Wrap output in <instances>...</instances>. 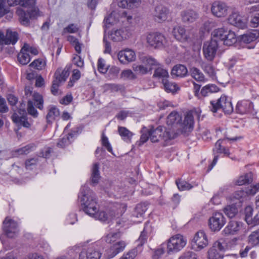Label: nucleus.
Returning a JSON list of instances; mask_svg holds the SVG:
<instances>
[{
	"instance_id": "nucleus-1",
	"label": "nucleus",
	"mask_w": 259,
	"mask_h": 259,
	"mask_svg": "<svg viewBox=\"0 0 259 259\" xmlns=\"http://www.w3.org/2000/svg\"><path fill=\"white\" fill-rule=\"evenodd\" d=\"M8 5L12 7L19 5L27 10L25 11L21 8L16 10L20 23L25 26L30 25V20L34 19L40 16V12L36 6V0H7Z\"/></svg>"
},
{
	"instance_id": "nucleus-2",
	"label": "nucleus",
	"mask_w": 259,
	"mask_h": 259,
	"mask_svg": "<svg viewBox=\"0 0 259 259\" xmlns=\"http://www.w3.org/2000/svg\"><path fill=\"white\" fill-rule=\"evenodd\" d=\"M78 197L80 203L81 209L86 214L92 217L98 211L99 205L97 196L88 186L81 187Z\"/></svg>"
},
{
	"instance_id": "nucleus-3",
	"label": "nucleus",
	"mask_w": 259,
	"mask_h": 259,
	"mask_svg": "<svg viewBox=\"0 0 259 259\" xmlns=\"http://www.w3.org/2000/svg\"><path fill=\"white\" fill-rule=\"evenodd\" d=\"M210 110L213 113L217 112L220 109L227 114H230L233 111V108L230 98L226 95H223L217 100L211 101Z\"/></svg>"
},
{
	"instance_id": "nucleus-4",
	"label": "nucleus",
	"mask_w": 259,
	"mask_h": 259,
	"mask_svg": "<svg viewBox=\"0 0 259 259\" xmlns=\"http://www.w3.org/2000/svg\"><path fill=\"white\" fill-rule=\"evenodd\" d=\"M219 42H223L226 46H232L237 41L235 33L224 28H220L214 30L212 32Z\"/></svg>"
},
{
	"instance_id": "nucleus-5",
	"label": "nucleus",
	"mask_w": 259,
	"mask_h": 259,
	"mask_svg": "<svg viewBox=\"0 0 259 259\" xmlns=\"http://www.w3.org/2000/svg\"><path fill=\"white\" fill-rule=\"evenodd\" d=\"M211 38L209 41H206L203 44V53L207 60L212 61L214 59L220 42L213 32L211 33Z\"/></svg>"
},
{
	"instance_id": "nucleus-6",
	"label": "nucleus",
	"mask_w": 259,
	"mask_h": 259,
	"mask_svg": "<svg viewBox=\"0 0 259 259\" xmlns=\"http://www.w3.org/2000/svg\"><path fill=\"white\" fill-rule=\"evenodd\" d=\"M173 138L172 133L166 131L165 127L162 126H159L154 130H150V139L153 143L158 142L160 140L166 141Z\"/></svg>"
},
{
	"instance_id": "nucleus-7",
	"label": "nucleus",
	"mask_w": 259,
	"mask_h": 259,
	"mask_svg": "<svg viewBox=\"0 0 259 259\" xmlns=\"http://www.w3.org/2000/svg\"><path fill=\"white\" fill-rule=\"evenodd\" d=\"M186 244V240L180 234H177L168 241L167 244V252L168 253H176L181 250Z\"/></svg>"
},
{
	"instance_id": "nucleus-8",
	"label": "nucleus",
	"mask_w": 259,
	"mask_h": 259,
	"mask_svg": "<svg viewBox=\"0 0 259 259\" xmlns=\"http://www.w3.org/2000/svg\"><path fill=\"white\" fill-rule=\"evenodd\" d=\"M192 248L195 251H200L208 245L207 236L203 230L198 231L191 241Z\"/></svg>"
},
{
	"instance_id": "nucleus-9",
	"label": "nucleus",
	"mask_w": 259,
	"mask_h": 259,
	"mask_svg": "<svg viewBox=\"0 0 259 259\" xmlns=\"http://www.w3.org/2000/svg\"><path fill=\"white\" fill-rule=\"evenodd\" d=\"M2 228L4 234L9 238L15 237L19 232L18 223L9 217L4 220Z\"/></svg>"
},
{
	"instance_id": "nucleus-10",
	"label": "nucleus",
	"mask_w": 259,
	"mask_h": 259,
	"mask_svg": "<svg viewBox=\"0 0 259 259\" xmlns=\"http://www.w3.org/2000/svg\"><path fill=\"white\" fill-rule=\"evenodd\" d=\"M228 22L238 28L239 29H244L247 28L248 19L245 16L241 15L238 12H233L228 19Z\"/></svg>"
},
{
	"instance_id": "nucleus-11",
	"label": "nucleus",
	"mask_w": 259,
	"mask_h": 259,
	"mask_svg": "<svg viewBox=\"0 0 259 259\" xmlns=\"http://www.w3.org/2000/svg\"><path fill=\"white\" fill-rule=\"evenodd\" d=\"M12 119L18 126V130L21 126L29 128L31 125L28 120L27 114L25 109H20L18 110V113H14L12 116Z\"/></svg>"
},
{
	"instance_id": "nucleus-12",
	"label": "nucleus",
	"mask_w": 259,
	"mask_h": 259,
	"mask_svg": "<svg viewBox=\"0 0 259 259\" xmlns=\"http://www.w3.org/2000/svg\"><path fill=\"white\" fill-rule=\"evenodd\" d=\"M226 219L221 212H215L209 219V226L212 231H219L226 223Z\"/></svg>"
},
{
	"instance_id": "nucleus-13",
	"label": "nucleus",
	"mask_w": 259,
	"mask_h": 259,
	"mask_svg": "<svg viewBox=\"0 0 259 259\" xmlns=\"http://www.w3.org/2000/svg\"><path fill=\"white\" fill-rule=\"evenodd\" d=\"M225 246L220 240L214 242L208 250V259H223Z\"/></svg>"
},
{
	"instance_id": "nucleus-14",
	"label": "nucleus",
	"mask_w": 259,
	"mask_h": 259,
	"mask_svg": "<svg viewBox=\"0 0 259 259\" xmlns=\"http://www.w3.org/2000/svg\"><path fill=\"white\" fill-rule=\"evenodd\" d=\"M147 42L154 48H161L166 42L165 36L158 32H153L148 34L147 36Z\"/></svg>"
},
{
	"instance_id": "nucleus-15",
	"label": "nucleus",
	"mask_w": 259,
	"mask_h": 259,
	"mask_svg": "<svg viewBox=\"0 0 259 259\" xmlns=\"http://www.w3.org/2000/svg\"><path fill=\"white\" fill-rule=\"evenodd\" d=\"M101 254L93 246L84 247L79 254V259H100Z\"/></svg>"
},
{
	"instance_id": "nucleus-16",
	"label": "nucleus",
	"mask_w": 259,
	"mask_h": 259,
	"mask_svg": "<svg viewBox=\"0 0 259 259\" xmlns=\"http://www.w3.org/2000/svg\"><path fill=\"white\" fill-rule=\"evenodd\" d=\"M211 11L216 17H225L228 14V7L224 3L216 1L212 3Z\"/></svg>"
},
{
	"instance_id": "nucleus-17",
	"label": "nucleus",
	"mask_w": 259,
	"mask_h": 259,
	"mask_svg": "<svg viewBox=\"0 0 259 259\" xmlns=\"http://www.w3.org/2000/svg\"><path fill=\"white\" fill-rule=\"evenodd\" d=\"M126 246V244L123 241L116 242L113 244L111 247L106 250L105 255L108 259L113 258L119 252L122 251Z\"/></svg>"
},
{
	"instance_id": "nucleus-18",
	"label": "nucleus",
	"mask_w": 259,
	"mask_h": 259,
	"mask_svg": "<svg viewBox=\"0 0 259 259\" xmlns=\"http://www.w3.org/2000/svg\"><path fill=\"white\" fill-rule=\"evenodd\" d=\"M148 204L143 202L138 204L132 215V220L135 223L141 222L144 214L147 209Z\"/></svg>"
},
{
	"instance_id": "nucleus-19",
	"label": "nucleus",
	"mask_w": 259,
	"mask_h": 259,
	"mask_svg": "<svg viewBox=\"0 0 259 259\" xmlns=\"http://www.w3.org/2000/svg\"><path fill=\"white\" fill-rule=\"evenodd\" d=\"M243 223L241 222L230 221L223 231L225 236L237 234L242 228Z\"/></svg>"
},
{
	"instance_id": "nucleus-20",
	"label": "nucleus",
	"mask_w": 259,
	"mask_h": 259,
	"mask_svg": "<svg viewBox=\"0 0 259 259\" xmlns=\"http://www.w3.org/2000/svg\"><path fill=\"white\" fill-rule=\"evenodd\" d=\"M169 12V10L162 5L156 6L153 13L155 21L158 23L165 21L167 18Z\"/></svg>"
},
{
	"instance_id": "nucleus-21",
	"label": "nucleus",
	"mask_w": 259,
	"mask_h": 259,
	"mask_svg": "<svg viewBox=\"0 0 259 259\" xmlns=\"http://www.w3.org/2000/svg\"><path fill=\"white\" fill-rule=\"evenodd\" d=\"M194 117L192 111H189L186 114L184 119L180 122V126L182 132L184 133L190 132L193 129Z\"/></svg>"
},
{
	"instance_id": "nucleus-22",
	"label": "nucleus",
	"mask_w": 259,
	"mask_h": 259,
	"mask_svg": "<svg viewBox=\"0 0 259 259\" xmlns=\"http://www.w3.org/2000/svg\"><path fill=\"white\" fill-rule=\"evenodd\" d=\"M117 56L119 61L122 64H128L136 60L135 52L129 49L119 51Z\"/></svg>"
},
{
	"instance_id": "nucleus-23",
	"label": "nucleus",
	"mask_w": 259,
	"mask_h": 259,
	"mask_svg": "<svg viewBox=\"0 0 259 259\" xmlns=\"http://www.w3.org/2000/svg\"><path fill=\"white\" fill-rule=\"evenodd\" d=\"M253 106L251 102L249 100H242L237 103L236 107V112L237 113L243 114L252 112Z\"/></svg>"
},
{
	"instance_id": "nucleus-24",
	"label": "nucleus",
	"mask_w": 259,
	"mask_h": 259,
	"mask_svg": "<svg viewBox=\"0 0 259 259\" xmlns=\"http://www.w3.org/2000/svg\"><path fill=\"white\" fill-rule=\"evenodd\" d=\"M181 16L182 21L188 24L195 22L199 18L198 13L192 9L183 11Z\"/></svg>"
},
{
	"instance_id": "nucleus-25",
	"label": "nucleus",
	"mask_w": 259,
	"mask_h": 259,
	"mask_svg": "<svg viewBox=\"0 0 259 259\" xmlns=\"http://www.w3.org/2000/svg\"><path fill=\"white\" fill-rule=\"evenodd\" d=\"M259 37V31L257 29L252 30L239 36L240 42L250 44L256 40Z\"/></svg>"
},
{
	"instance_id": "nucleus-26",
	"label": "nucleus",
	"mask_w": 259,
	"mask_h": 259,
	"mask_svg": "<svg viewBox=\"0 0 259 259\" xmlns=\"http://www.w3.org/2000/svg\"><path fill=\"white\" fill-rule=\"evenodd\" d=\"M172 33L175 38L180 41H185L188 39L186 30L182 26H177L174 27Z\"/></svg>"
},
{
	"instance_id": "nucleus-27",
	"label": "nucleus",
	"mask_w": 259,
	"mask_h": 259,
	"mask_svg": "<svg viewBox=\"0 0 259 259\" xmlns=\"http://www.w3.org/2000/svg\"><path fill=\"white\" fill-rule=\"evenodd\" d=\"M171 74L172 76L176 77H184L188 74V69L187 67L182 64H177L174 66L171 70Z\"/></svg>"
},
{
	"instance_id": "nucleus-28",
	"label": "nucleus",
	"mask_w": 259,
	"mask_h": 259,
	"mask_svg": "<svg viewBox=\"0 0 259 259\" xmlns=\"http://www.w3.org/2000/svg\"><path fill=\"white\" fill-rule=\"evenodd\" d=\"M60 115L59 110L54 105L48 107V112L46 116V120L48 124H51L56 117Z\"/></svg>"
},
{
	"instance_id": "nucleus-29",
	"label": "nucleus",
	"mask_w": 259,
	"mask_h": 259,
	"mask_svg": "<svg viewBox=\"0 0 259 259\" xmlns=\"http://www.w3.org/2000/svg\"><path fill=\"white\" fill-rule=\"evenodd\" d=\"M92 217L102 222L109 223L113 219V216L111 213L103 210L99 211L98 210L97 212H95V215H93Z\"/></svg>"
},
{
	"instance_id": "nucleus-30",
	"label": "nucleus",
	"mask_w": 259,
	"mask_h": 259,
	"mask_svg": "<svg viewBox=\"0 0 259 259\" xmlns=\"http://www.w3.org/2000/svg\"><path fill=\"white\" fill-rule=\"evenodd\" d=\"M114 2L118 0H113ZM140 3V0H120L118 2V6L119 7L127 9H133L137 7Z\"/></svg>"
},
{
	"instance_id": "nucleus-31",
	"label": "nucleus",
	"mask_w": 259,
	"mask_h": 259,
	"mask_svg": "<svg viewBox=\"0 0 259 259\" xmlns=\"http://www.w3.org/2000/svg\"><path fill=\"white\" fill-rule=\"evenodd\" d=\"M182 116L177 111L171 112L167 116L166 122L168 125L180 124Z\"/></svg>"
},
{
	"instance_id": "nucleus-32",
	"label": "nucleus",
	"mask_w": 259,
	"mask_h": 259,
	"mask_svg": "<svg viewBox=\"0 0 259 259\" xmlns=\"http://www.w3.org/2000/svg\"><path fill=\"white\" fill-rule=\"evenodd\" d=\"M219 88L214 84H209L203 87L200 91L201 98L208 96L210 94L218 92Z\"/></svg>"
},
{
	"instance_id": "nucleus-33",
	"label": "nucleus",
	"mask_w": 259,
	"mask_h": 259,
	"mask_svg": "<svg viewBox=\"0 0 259 259\" xmlns=\"http://www.w3.org/2000/svg\"><path fill=\"white\" fill-rule=\"evenodd\" d=\"M33 147L31 144L27 145L21 148L13 150L12 152V155L13 157H18L20 155H27L32 150Z\"/></svg>"
},
{
	"instance_id": "nucleus-34",
	"label": "nucleus",
	"mask_w": 259,
	"mask_h": 259,
	"mask_svg": "<svg viewBox=\"0 0 259 259\" xmlns=\"http://www.w3.org/2000/svg\"><path fill=\"white\" fill-rule=\"evenodd\" d=\"M118 132L123 140L126 142H131L133 134L127 128L123 126H118Z\"/></svg>"
},
{
	"instance_id": "nucleus-35",
	"label": "nucleus",
	"mask_w": 259,
	"mask_h": 259,
	"mask_svg": "<svg viewBox=\"0 0 259 259\" xmlns=\"http://www.w3.org/2000/svg\"><path fill=\"white\" fill-rule=\"evenodd\" d=\"M99 171V164L97 163H95L92 168L91 182L94 184L98 183L100 179Z\"/></svg>"
},
{
	"instance_id": "nucleus-36",
	"label": "nucleus",
	"mask_w": 259,
	"mask_h": 259,
	"mask_svg": "<svg viewBox=\"0 0 259 259\" xmlns=\"http://www.w3.org/2000/svg\"><path fill=\"white\" fill-rule=\"evenodd\" d=\"M252 174L251 172L247 173L244 175L241 176L236 181V184L238 186L248 184L252 181Z\"/></svg>"
},
{
	"instance_id": "nucleus-37",
	"label": "nucleus",
	"mask_w": 259,
	"mask_h": 259,
	"mask_svg": "<svg viewBox=\"0 0 259 259\" xmlns=\"http://www.w3.org/2000/svg\"><path fill=\"white\" fill-rule=\"evenodd\" d=\"M18 39V34L16 31L7 30L6 33V45L15 44Z\"/></svg>"
},
{
	"instance_id": "nucleus-38",
	"label": "nucleus",
	"mask_w": 259,
	"mask_h": 259,
	"mask_svg": "<svg viewBox=\"0 0 259 259\" xmlns=\"http://www.w3.org/2000/svg\"><path fill=\"white\" fill-rule=\"evenodd\" d=\"M153 77L161 79L163 82L164 79H166L169 77V75L166 69L158 67L155 69Z\"/></svg>"
},
{
	"instance_id": "nucleus-39",
	"label": "nucleus",
	"mask_w": 259,
	"mask_h": 259,
	"mask_svg": "<svg viewBox=\"0 0 259 259\" xmlns=\"http://www.w3.org/2000/svg\"><path fill=\"white\" fill-rule=\"evenodd\" d=\"M176 184L180 191H188L193 187L191 184L182 179L177 180Z\"/></svg>"
},
{
	"instance_id": "nucleus-40",
	"label": "nucleus",
	"mask_w": 259,
	"mask_h": 259,
	"mask_svg": "<svg viewBox=\"0 0 259 259\" xmlns=\"http://www.w3.org/2000/svg\"><path fill=\"white\" fill-rule=\"evenodd\" d=\"M190 72L193 78L198 81H204L205 77L202 72L197 68L192 67Z\"/></svg>"
},
{
	"instance_id": "nucleus-41",
	"label": "nucleus",
	"mask_w": 259,
	"mask_h": 259,
	"mask_svg": "<svg viewBox=\"0 0 259 259\" xmlns=\"http://www.w3.org/2000/svg\"><path fill=\"white\" fill-rule=\"evenodd\" d=\"M203 71L210 77L214 78L215 76V69L213 65L209 63L203 62L201 64Z\"/></svg>"
},
{
	"instance_id": "nucleus-42",
	"label": "nucleus",
	"mask_w": 259,
	"mask_h": 259,
	"mask_svg": "<svg viewBox=\"0 0 259 259\" xmlns=\"http://www.w3.org/2000/svg\"><path fill=\"white\" fill-rule=\"evenodd\" d=\"M250 195L249 194L248 189L244 190L242 189L235 191L231 196V199L232 200H239L241 201V199L245 197L247 195Z\"/></svg>"
},
{
	"instance_id": "nucleus-43",
	"label": "nucleus",
	"mask_w": 259,
	"mask_h": 259,
	"mask_svg": "<svg viewBox=\"0 0 259 259\" xmlns=\"http://www.w3.org/2000/svg\"><path fill=\"white\" fill-rule=\"evenodd\" d=\"M224 212L228 218H232L237 213L238 209L235 205L232 204L225 207Z\"/></svg>"
},
{
	"instance_id": "nucleus-44",
	"label": "nucleus",
	"mask_w": 259,
	"mask_h": 259,
	"mask_svg": "<svg viewBox=\"0 0 259 259\" xmlns=\"http://www.w3.org/2000/svg\"><path fill=\"white\" fill-rule=\"evenodd\" d=\"M69 75V70L68 69H66V68L63 70L61 73L59 70H57L55 73L56 80H57L58 82H60L65 81Z\"/></svg>"
},
{
	"instance_id": "nucleus-45",
	"label": "nucleus",
	"mask_w": 259,
	"mask_h": 259,
	"mask_svg": "<svg viewBox=\"0 0 259 259\" xmlns=\"http://www.w3.org/2000/svg\"><path fill=\"white\" fill-rule=\"evenodd\" d=\"M165 90L167 92H175L178 87L176 83L174 82H169L167 79H164L162 82Z\"/></svg>"
},
{
	"instance_id": "nucleus-46",
	"label": "nucleus",
	"mask_w": 259,
	"mask_h": 259,
	"mask_svg": "<svg viewBox=\"0 0 259 259\" xmlns=\"http://www.w3.org/2000/svg\"><path fill=\"white\" fill-rule=\"evenodd\" d=\"M18 60L22 65L28 64L30 61V57L28 53L25 51H22V49L20 53L18 55Z\"/></svg>"
},
{
	"instance_id": "nucleus-47",
	"label": "nucleus",
	"mask_w": 259,
	"mask_h": 259,
	"mask_svg": "<svg viewBox=\"0 0 259 259\" xmlns=\"http://www.w3.org/2000/svg\"><path fill=\"white\" fill-rule=\"evenodd\" d=\"M248 242L252 245H256L259 244V229L253 231L249 236Z\"/></svg>"
},
{
	"instance_id": "nucleus-48",
	"label": "nucleus",
	"mask_w": 259,
	"mask_h": 259,
	"mask_svg": "<svg viewBox=\"0 0 259 259\" xmlns=\"http://www.w3.org/2000/svg\"><path fill=\"white\" fill-rule=\"evenodd\" d=\"M133 69L137 73L144 74L152 70V68L144 66L143 65L133 64Z\"/></svg>"
},
{
	"instance_id": "nucleus-49",
	"label": "nucleus",
	"mask_w": 259,
	"mask_h": 259,
	"mask_svg": "<svg viewBox=\"0 0 259 259\" xmlns=\"http://www.w3.org/2000/svg\"><path fill=\"white\" fill-rule=\"evenodd\" d=\"M148 225V223L145 224V227L143 229V230L141 232V235L138 238V239L137 240V242L138 243L137 246H142L143 244H144L145 243L147 242V232L146 231V227Z\"/></svg>"
},
{
	"instance_id": "nucleus-50",
	"label": "nucleus",
	"mask_w": 259,
	"mask_h": 259,
	"mask_svg": "<svg viewBox=\"0 0 259 259\" xmlns=\"http://www.w3.org/2000/svg\"><path fill=\"white\" fill-rule=\"evenodd\" d=\"M27 110L28 113L33 117L36 118L38 116V112L34 107L33 101L31 100L28 101Z\"/></svg>"
},
{
	"instance_id": "nucleus-51",
	"label": "nucleus",
	"mask_w": 259,
	"mask_h": 259,
	"mask_svg": "<svg viewBox=\"0 0 259 259\" xmlns=\"http://www.w3.org/2000/svg\"><path fill=\"white\" fill-rule=\"evenodd\" d=\"M33 99L35 103L36 104V107L39 109H42L44 106V100L41 95L38 93H34L33 95Z\"/></svg>"
},
{
	"instance_id": "nucleus-52",
	"label": "nucleus",
	"mask_w": 259,
	"mask_h": 259,
	"mask_svg": "<svg viewBox=\"0 0 259 259\" xmlns=\"http://www.w3.org/2000/svg\"><path fill=\"white\" fill-rule=\"evenodd\" d=\"M111 39L114 41H120L123 39V31L121 29L116 30L110 34Z\"/></svg>"
},
{
	"instance_id": "nucleus-53",
	"label": "nucleus",
	"mask_w": 259,
	"mask_h": 259,
	"mask_svg": "<svg viewBox=\"0 0 259 259\" xmlns=\"http://www.w3.org/2000/svg\"><path fill=\"white\" fill-rule=\"evenodd\" d=\"M46 65L45 62L41 59H36L34 60L29 66L32 67L37 70L42 69Z\"/></svg>"
},
{
	"instance_id": "nucleus-54",
	"label": "nucleus",
	"mask_w": 259,
	"mask_h": 259,
	"mask_svg": "<svg viewBox=\"0 0 259 259\" xmlns=\"http://www.w3.org/2000/svg\"><path fill=\"white\" fill-rule=\"evenodd\" d=\"M253 209L252 207L248 206L245 208V220L247 224L252 222L251 219L253 218Z\"/></svg>"
},
{
	"instance_id": "nucleus-55",
	"label": "nucleus",
	"mask_w": 259,
	"mask_h": 259,
	"mask_svg": "<svg viewBox=\"0 0 259 259\" xmlns=\"http://www.w3.org/2000/svg\"><path fill=\"white\" fill-rule=\"evenodd\" d=\"M120 234L119 232L113 233L108 234L105 237V241L108 243H112L116 241V240L119 238Z\"/></svg>"
},
{
	"instance_id": "nucleus-56",
	"label": "nucleus",
	"mask_w": 259,
	"mask_h": 259,
	"mask_svg": "<svg viewBox=\"0 0 259 259\" xmlns=\"http://www.w3.org/2000/svg\"><path fill=\"white\" fill-rule=\"evenodd\" d=\"M70 137L68 135L62 137L57 143V146L60 148H64L71 142Z\"/></svg>"
},
{
	"instance_id": "nucleus-57",
	"label": "nucleus",
	"mask_w": 259,
	"mask_h": 259,
	"mask_svg": "<svg viewBox=\"0 0 259 259\" xmlns=\"http://www.w3.org/2000/svg\"><path fill=\"white\" fill-rule=\"evenodd\" d=\"M142 62L147 66L148 67L151 68V66L155 65L156 64V60L150 57L144 56L142 58Z\"/></svg>"
},
{
	"instance_id": "nucleus-58",
	"label": "nucleus",
	"mask_w": 259,
	"mask_h": 259,
	"mask_svg": "<svg viewBox=\"0 0 259 259\" xmlns=\"http://www.w3.org/2000/svg\"><path fill=\"white\" fill-rule=\"evenodd\" d=\"M105 60L102 58H99L98 61V70L102 73H105L108 68L105 67Z\"/></svg>"
},
{
	"instance_id": "nucleus-59",
	"label": "nucleus",
	"mask_w": 259,
	"mask_h": 259,
	"mask_svg": "<svg viewBox=\"0 0 259 259\" xmlns=\"http://www.w3.org/2000/svg\"><path fill=\"white\" fill-rule=\"evenodd\" d=\"M137 255V249H133L127 252L126 254H124L119 259H134Z\"/></svg>"
},
{
	"instance_id": "nucleus-60",
	"label": "nucleus",
	"mask_w": 259,
	"mask_h": 259,
	"mask_svg": "<svg viewBox=\"0 0 259 259\" xmlns=\"http://www.w3.org/2000/svg\"><path fill=\"white\" fill-rule=\"evenodd\" d=\"M22 51L26 53H30L33 55H36L38 54V50L35 48L30 46L29 45L25 44L22 48Z\"/></svg>"
},
{
	"instance_id": "nucleus-61",
	"label": "nucleus",
	"mask_w": 259,
	"mask_h": 259,
	"mask_svg": "<svg viewBox=\"0 0 259 259\" xmlns=\"http://www.w3.org/2000/svg\"><path fill=\"white\" fill-rule=\"evenodd\" d=\"M52 152L53 150L51 148H44L39 153V156L45 158H49L50 157Z\"/></svg>"
},
{
	"instance_id": "nucleus-62",
	"label": "nucleus",
	"mask_w": 259,
	"mask_h": 259,
	"mask_svg": "<svg viewBox=\"0 0 259 259\" xmlns=\"http://www.w3.org/2000/svg\"><path fill=\"white\" fill-rule=\"evenodd\" d=\"M102 143L104 147H105L108 151L109 152L112 153V148L111 146L108 139L107 137H106L104 134L102 135Z\"/></svg>"
},
{
	"instance_id": "nucleus-63",
	"label": "nucleus",
	"mask_w": 259,
	"mask_h": 259,
	"mask_svg": "<svg viewBox=\"0 0 259 259\" xmlns=\"http://www.w3.org/2000/svg\"><path fill=\"white\" fill-rule=\"evenodd\" d=\"M179 259H197V255L194 252L188 251L184 253Z\"/></svg>"
},
{
	"instance_id": "nucleus-64",
	"label": "nucleus",
	"mask_w": 259,
	"mask_h": 259,
	"mask_svg": "<svg viewBox=\"0 0 259 259\" xmlns=\"http://www.w3.org/2000/svg\"><path fill=\"white\" fill-rule=\"evenodd\" d=\"M164 252V249L162 247L155 249L152 255V259H159Z\"/></svg>"
}]
</instances>
